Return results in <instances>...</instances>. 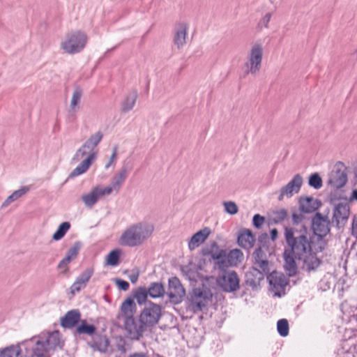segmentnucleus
Returning a JSON list of instances; mask_svg holds the SVG:
<instances>
[{"label":"nucleus","mask_w":357,"mask_h":357,"mask_svg":"<svg viewBox=\"0 0 357 357\" xmlns=\"http://www.w3.org/2000/svg\"><path fill=\"white\" fill-rule=\"evenodd\" d=\"M284 238L287 247L284 249V268L289 276L297 272L296 259H301L312 251V241L307 229L302 225L300 229L285 227Z\"/></svg>","instance_id":"1"},{"label":"nucleus","mask_w":357,"mask_h":357,"mask_svg":"<svg viewBox=\"0 0 357 357\" xmlns=\"http://www.w3.org/2000/svg\"><path fill=\"white\" fill-rule=\"evenodd\" d=\"M153 229V225L146 222L132 224L123 231L119 243L123 246L132 248L141 245L151 236Z\"/></svg>","instance_id":"2"},{"label":"nucleus","mask_w":357,"mask_h":357,"mask_svg":"<svg viewBox=\"0 0 357 357\" xmlns=\"http://www.w3.org/2000/svg\"><path fill=\"white\" fill-rule=\"evenodd\" d=\"M63 344L61 333L58 331H54L52 333H43L38 336L26 340L22 345L36 347V351H44L47 353L51 350L62 349Z\"/></svg>","instance_id":"3"},{"label":"nucleus","mask_w":357,"mask_h":357,"mask_svg":"<svg viewBox=\"0 0 357 357\" xmlns=\"http://www.w3.org/2000/svg\"><path fill=\"white\" fill-rule=\"evenodd\" d=\"M264 46L261 41L252 44L247 52L246 59L241 67L243 76H257L262 66Z\"/></svg>","instance_id":"4"},{"label":"nucleus","mask_w":357,"mask_h":357,"mask_svg":"<svg viewBox=\"0 0 357 357\" xmlns=\"http://www.w3.org/2000/svg\"><path fill=\"white\" fill-rule=\"evenodd\" d=\"M98 155L97 151L90 149L84 144L77 150L73 160L75 162H82L70 172V177L74 178L85 173L92 163L96 160Z\"/></svg>","instance_id":"5"},{"label":"nucleus","mask_w":357,"mask_h":357,"mask_svg":"<svg viewBox=\"0 0 357 357\" xmlns=\"http://www.w3.org/2000/svg\"><path fill=\"white\" fill-rule=\"evenodd\" d=\"M212 296L211 290L204 286L194 288L188 298L189 308L194 313L202 312L207 306Z\"/></svg>","instance_id":"6"},{"label":"nucleus","mask_w":357,"mask_h":357,"mask_svg":"<svg viewBox=\"0 0 357 357\" xmlns=\"http://www.w3.org/2000/svg\"><path fill=\"white\" fill-rule=\"evenodd\" d=\"M87 42L86 34L80 31L69 33L61 44V49L68 54H75L80 52Z\"/></svg>","instance_id":"7"},{"label":"nucleus","mask_w":357,"mask_h":357,"mask_svg":"<svg viewBox=\"0 0 357 357\" xmlns=\"http://www.w3.org/2000/svg\"><path fill=\"white\" fill-rule=\"evenodd\" d=\"M268 235L266 233L261 234L258 238L259 247L253 252L254 265L253 267L268 273V257L266 252H268V245L266 244V239Z\"/></svg>","instance_id":"8"},{"label":"nucleus","mask_w":357,"mask_h":357,"mask_svg":"<svg viewBox=\"0 0 357 357\" xmlns=\"http://www.w3.org/2000/svg\"><path fill=\"white\" fill-rule=\"evenodd\" d=\"M161 317V307L153 302L148 303L141 312L139 321L145 327H151L157 324Z\"/></svg>","instance_id":"9"},{"label":"nucleus","mask_w":357,"mask_h":357,"mask_svg":"<svg viewBox=\"0 0 357 357\" xmlns=\"http://www.w3.org/2000/svg\"><path fill=\"white\" fill-rule=\"evenodd\" d=\"M346 168L342 163L337 164L328 176V183L334 189L343 187L347 181Z\"/></svg>","instance_id":"10"},{"label":"nucleus","mask_w":357,"mask_h":357,"mask_svg":"<svg viewBox=\"0 0 357 357\" xmlns=\"http://www.w3.org/2000/svg\"><path fill=\"white\" fill-rule=\"evenodd\" d=\"M218 283L226 292H233L239 288V278L234 271L224 272L218 280Z\"/></svg>","instance_id":"11"},{"label":"nucleus","mask_w":357,"mask_h":357,"mask_svg":"<svg viewBox=\"0 0 357 357\" xmlns=\"http://www.w3.org/2000/svg\"><path fill=\"white\" fill-rule=\"evenodd\" d=\"M303 179L302 176L299 174H296L287 185L281 188L278 198V200L282 201L284 197L290 198L294 194L298 193L303 185Z\"/></svg>","instance_id":"12"},{"label":"nucleus","mask_w":357,"mask_h":357,"mask_svg":"<svg viewBox=\"0 0 357 357\" xmlns=\"http://www.w3.org/2000/svg\"><path fill=\"white\" fill-rule=\"evenodd\" d=\"M168 296L174 303H179L185 295V291L176 277L169 279Z\"/></svg>","instance_id":"13"},{"label":"nucleus","mask_w":357,"mask_h":357,"mask_svg":"<svg viewBox=\"0 0 357 357\" xmlns=\"http://www.w3.org/2000/svg\"><path fill=\"white\" fill-rule=\"evenodd\" d=\"M350 215V206L348 203H338L333 210V222L337 227H344Z\"/></svg>","instance_id":"14"},{"label":"nucleus","mask_w":357,"mask_h":357,"mask_svg":"<svg viewBox=\"0 0 357 357\" xmlns=\"http://www.w3.org/2000/svg\"><path fill=\"white\" fill-rule=\"evenodd\" d=\"M287 284L288 282L284 274L277 272L269 273V285L272 287L275 296L280 297L284 295Z\"/></svg>","instance_id":"15"},{"label":"nucleus","mask_w":357,"mask_h":357,"mask_svg":"<svg viewBox=\"0 0 357 357\" xmlns=\"http://www.w3.org/2000/svg\"><path fill=\"white\" fill-rule=\"evenodd\" d=\"M128 173L127 167H122V168L113 176L110 184L103 188L105 193H107V195H109L113 192L118 193L128 176Z\"/></svg>","instance_id":"16"},{"label":"nucleus","mask_w":357,"mask_h":357,"mask_svg":"<svg viewBox=\"0 0 357 357\" xmlns=\"http://www.w3.org/2000/svg\"><path fill=\"white\" fill-rule=\"evenodd\" d=\"M124 328L128 337L132 340H139L145 330V326L139 321L137 323L134 317L123 320Z\"/></svg>","instance_id":"17"},{"label":"nucleus","mask_w":357,"mask_h":357,"mask_svg":"<svg viewBox=\"0 0 357 357\" xmlns=\"http://www.w3.org/2000/svg\"><path fill=\"white\" fill-rule=\"evenodd\" d=\"M329 222L326 218L317 213L312 219V227L314 234L319 236H325L329 232Z\"/></svg>","instance_id":"18"},{"label":"nucleus","mask_w":357,"mask_h":357,"mask_svg":"<svg viewBox=\"0 0 357 357\" xmlns=\"http://www.w3.org/2000/svg\"><path fill=\"white\" fill-rule=\"evenodd\" d=\"M265 276L268 278V273L265 274L264 271L252 267L245 273V283L253 289L257 288Z\"/></svg>","instance_id":"19"},{"label":"nucleus","mask_w":357,"mask_h":357,"mask_svg":"<svg viewBox=\"0 0 357 357\" xmlns=\"http://www.w3.org/2000/svg\"><path fill=\"white\" fill-rule=\"evenodd\" d=\"M188 28V24L185 22H180L176 25L174 43L178 49L183 47L186 43Z\"/></svg>","instance_id":"20"},{"label":"nucleus","mask_w":357,"mask_h":357,"mask_svg":"<svg viewBox=\"0 0 357 357\" xmlns=\"http://www.w3.org/2000/svg\"><path fill=\"white\" fill-rule=\"evenodd\" d=\"M105 195L107 194L105 193L104 188L98 185L94 187L90 192L83 195L82 200L86 206L91 208L97 203L100 197Z\"/></svg>","instance_id":"21"},{"label":"nucleus","mask_w":357,"mask_h":357,"mask_svg":"<svg viewBox=\"0 0 357 357\" xmlns=\"http://www.w3.org/2000/svg\"><path fill=\"white\" fill-rule=\"evenodd\" d=\"M93 273L92 268H88L83 271L75 280V282L70 287V291L73 294L79 292L81 289H84Z\"/></svg>","instance_id":"22"},{"label":"nucleus","mask_w":357,"mask_h":357,"mask_svg":"<svg viewBox=\"0 0 357 357\" xmlns=\"http://www.w3.org/2000/svg\"><path fill=\"white\" fill-rule=\"evenodd\" d=\"M81 314L78 310H71L61 318L60 324L64 328H72L80 321Z\"/></svg>","instance_id":"23"},{"label":"nucleus","mask_w":357,"mask_h":357,"mask_svg":"<svg viewBox=\"0 0 357 357\" xmlns=\"http://www.w3.org/2000/svg\"><path fill=\"white\" fill-rule=\"evenodd\" d=\"M321 205V202L312 197H302L299 199V206L301 211L305 213L317 211Z\"/></svg>","instance_id":"24"},{"label":"nucleus","mask_w":357,"mask_h":357,"mask_svg":"<svg viewBox=\"0 0 357 357\" xmlns=\"http://www.w3.org/2000/svg\"><path fill=\"white\" fill-rule=\"evenodd\" d=\"M211 230L208 227H205L196 232L188 241V248L192 251L202 244L208 237Z\"/></svg>","instance_id":"25"},{"label":"nucleus","mask_w":357,"mask_h":357,"mask_svg":"<svg viewBox=\"0 0 357 357\" xmlns=\"http://www.w3.org/2000/svg\"><path fill=\"white\" fill-rule=\"evenodd\" d=\"M237 242L241 248L250 250L254 245L255 237L250 229H243L240 231Z\"/></svg>","instance_id":"26"},{"label":"nucleus","mask_w":357,"mask_h":357,"mask_svg":"<svg viewBox=\"0 0 357 357\" xmlns=\"http://www.w3.org/2000/svg\"><path fill=\"white\" fill-rule=\"evenodd\" d=\"M136 312V303L133 298H127L121 305V314L124 319L134 317Z\"/></svg>","instance_id":"27"},{"label":"nucleus","mask_w":357,"mask_h":357,"mask_svg":"<svg viewBox=\"0 0 357 357\" xmlns=\"http://www.w3.org/2000/svg\"><path fill=\"white\" fill-rule=\"evenodd\" d=\"M211 257L214 261L215 265L220 270L228 267L227 255L225 250L220 249L211 253Z\"/></svg>","instance_id":"28"},{"label":"nucleus","mask_w":357,"mask_h":357,"mask_svg":"<svg viewBox=\"0 0 357 357\" xmlns=\"http://www.w3.org/2000/svg\"><path fill=\"white\" fill-rule=\"evenodd\" d=\"M15 345H11L5 349L0 350V357H21L22 351L24 350L22 343Z\"/></svg>","instance_id":"29"},{"label":"nucleus","mask_w":357,"mask_h":357,"mask_svg":"<svg viewBox=\"0 0 357 357\" xmlns=\"http://www.w3.org/2000/svg\"><path fill=\"white\" fill-rule=\"evenodd\" d=\"M301 260L303 261V268L308 271L315 270L320 264L319 259L314 253H312V251L303 256Z\"/></svg>","instance_id":"30"},{"label":"nucleus","mask_w":357,"mask_h":357,"mask_svg":"<svg viewBox=\"0 0 357 357\" xmlns=\"http://www.w3.org/2000/svg\"><path fill=\"white\" fill-rule=\"evenodd\" d=\"M82 96V91L80 88H76L73 91L69 108V114L71 116H75L79 110Z\"/></svg>","instance_id":"31"},{"label":"nucleus","mask_w":357,"mask_h":357,"mask_svg":"<svg viewBox=\"0 0 357 357\" xmlns=\"http://www.w3.org/2000/svg\"><path fill=\"white\" fill-rule=\"evenodd\" d=\"M29 188L24 186L19 190H15L10 195H9L6 200L2 203L1 208H5L8 207L10 204L17 200L23 195H24L28 191Z\"/></svg>","instance_id":"32"},{"label":"nucleus","mask_w":357,"mask_h":357,"mask_svg":"<svg viewBox=\"0 0 357 357\" xmlns=\"http://www.w3.org/2000/svg\"><path fill=\"white\" fill-rule=\"evenodd\" d=\"M243 254L239 249L230 250L227 255L228 266H236L243 260Z\"/></svg>","instance_id":"33"},{"label":"nucleus","mask_w":357,"mask_h":357,"mask_svg":"<svg viewBox=\"0 0 357 357\" xmlns=\"http://www.w3.org/2000/svg\"><path fill=\"white\" fill-rule=\"evenodd\" d=\"M89 346L93 349L102 353H105L109 344V340L105 337H100L97 340H93L89 343Z\"/></svg>","instance_id":"34"},{"label":"nucleus","mask_w":357,"mask_h":357,"mask_svg":"<svg viewBox=\"0 0 357 357\" xmlns=\"http://www.w3.org/2000/svg\"><path fill=\"white\" fill-rule=\"evenodd\" d=\"M137 98V93L131 91L129 93L121 103V109L123 112L130 111L135 106Z\"/></svg>","instance_id":"35"},{"label":"nucleus","mask_w":357,"mask_h":357,"mask_svg":"<svg viewBox=\"0 0 357 357\" xmlns=\"http://www.w3.org/2000/svg\"><path fill=\"white\" fill-rule=\"evenodd\" d=\"M149 296L151 298H160L162 297L165 293V289L161 283L153 282L147 289Z\"/></svg>","instance_id":"36"},{"label":"nucleus","mask_w":357,"mask_h":357,"mask_svg":"<svg viewBox=\"0 0 357 357\" xmlns=\"http://www.w3.org/2000/svg\"><path fill=\"white\" fill-rule=\"evenodd\" d=\"M103 137V134L101 131H98L94 134L91 135L89 139L84 142V144L88 146L90 149L93 151H96L95 148L98 145V144L101 142Z\"/></svg>","instance_id":"37"},{"label":"nucleus","mask_w":357,"mask_h":357,"mask_svg":"<svg viewBox=\"0 0 357 357\" xmlns=\"http://www.w3.org/2000/svg\"><path fill=\"white\" fill-rule=\"evenodd\" d=\"M96 328L93 324H89L85 320H83L77 327L76 333L91 335L96 332Z\"/></svg>","instance_id":"38"},{"label":"nucleus","mask_w":357,"mask_h":357,"mask_svg":"<svg viewBox=\"0 0 357 357\" xmlns=\"http://www.w3.org/2000/svg\"><path fill=\"white\" fill-rule=\"evenodd\" d=\"M70 228V224L69 222H63L59 225L58 229L52 236V238L55 241L61 239L68 229Z\"/></svg>","instance_id":"39"},{"label":"nucleus","mask_w":357,"mask_h":357,"mask_svg":"<svg viewBox=\"0 0 357 357\" xmlns=\"http://www.w3.org/2000/svg\"><path fill=\"white\" fill-rule=\"evenodd\" d=\"M287 217V211L284 208L273 211L271 213L269 220H272L275 223H278L283 221Z\"/></svg>","instance_id":"40"},{"label":"nucleus","mask_w":357,"mask_h":357,"mask_svg":"<svg viewBox=\"0 0 357 357\" xmlns=\"http://www.w3.org/2000/svg\"><path fill=\"white\" fill-rule=\"evenodd\" d=\"M289 323L285 319H280L277 323V330L282 337H286L289 334Z\"/></svg>","instance_id":"41"},{"label":"nucleus","mask_w":357,"mask_h":357,"mask_svg":"<svg viewBox=\"0 0 357 357\" xmlns=\"http://www.w3.org/2000/svg\"><path fill=\"white\" fill-rule=\"evenodd\" d=\"M149 296L147 289L145 287H139L135 293V298H136L137 301L139 304L142 305L144 303L147 299Z\"/></svg>","instance_id":"42"},{"label":"nucleus","mask_w":357,"mask_h":357,"mask_svg":"<svg viewBox=\"0 0 357 357\" xmlns=\"http://www.w3.org/2000/svg\"><path fill=\"white\" fill-rule=\"evenodd\" d=\"M225 212L229 215H235L238 211V207L233 201H225L223 202Z\"/></svg>","instance_id":"43"},{"label":"nucleus","mask_w":357,"mask_h":357,"mask_svg":"<svg viewBox=\"0 0 357 357\" xmlns=\"http://www.w3.org/2000/svg\"><path fill=\"white\" fill-rule=\"evenodd\" d=\"M308 183L311 187L314 189H319L322 186V179L318 173H314L310 175Z\"/></svg>","instance_id":"44"},{"label":"nucleus","mask_w":357,"mask_h":357,"mask_svg":"<svg viewBox=\"0 0 357 357\" xmlns=\"http://www.w3.org/2000/svg\"><path fill=\"white\" fill-rule=\"evenodd\" d=\"M119 259V251L117 250H112L107 256V264L110 266H116Z\"/></svg>","instance_id":"45"},{"label":"nucleus","mask_w":357,"mask_h":357,"mask_svg":"<svg viewBox=\"0 0 357 357\" xmlns=\"http://www.w3.org/2000/svg\"><path fill=\"white\" fill-rule=\"evenodd\" d=\"M265 221L264 217L260 215L259 214H255L252 218V224L255 227L259 229L263 225Z\"/></svg>","instance_id":"46"},{"label":"nucleus","mask_w":357,"mask_h":357,"mask_svg":"<svg viewBox=\"0 0 357 357\" xmlns=\"http://www.w3.org/2000/svg\"><path fill=\"white\" fill-rule=\"evenodd\" d=\"M117 153H118V146H115L113 148L112 153L109 159L108 162L105 165V169H107L116 160L117 158Z\"/></svg>","instance_id":"47"},{"label":"nucleus","mask_w":357,"mask_h":357,"mask_svg":"<svg viewBox=\"0 0 357 357\" xmlns=\"http://www.w3.org/2000/svg\"><path fill=\"white\" fill-rule=\"evenodd\" d=\"M268 26V15H266L257 24L256 27L257 32H260L263 28Z\"/></svg>","instance_id":"48"},{"label":"nucleus","mask_w":357,"mask_h":357,"mask_svg":"<svg viewBox=\"0 0 357 357\" xmlns=\"http://www.w3.org/2000/svg\"><path fill=\"white\" fill-rule=\"evenodd\" d=\"M351 236L357 239V214L354 215L351 222Z\"/></svg>","instance_id":"49"},{"label":"nucleus","mask_w":357,"mask_h":357,"mask_svg":"<svg viewBox=\"0 0 357 357\" xmlns=\"http://www.w3.org/2000/svg\"><path fill=\"white\" fill-rule=\"evenodd\" d=\"M116 284L120 289L123 291L128 290L130 286L129 283L127 281L121 279H116Z\"/></svg>","instance_id":"50"},{"label":"nucleus","mask_w":357,"mask_h":357,"mask_svg":"<svg viewBox=\"0 0 357 357\" xmlns=\"http://www.w3.org/2000/svg\"><path fill=\"white\" fill-rule=\"evenodd\" d=\"M78 253V248L76 247L70 248L67 252L66 257H69L70 259H74Z\"/></svg>","instance_id":"51"},{"label":"nucleus","mask_w":357,"mask_h":357,"mask_svg":"<svg viewBox=\"0 0 357 357\" xmlns=\"http://www.w3.org/2000/svg\"><path fill=\"white\" fill-rule=\"evenodd\" d=\"M71 261V259H70L69 257H65L59 263L58 265L59 268H66L68 264Z\"/></svg>","instance_id":"52"},{"label":"nucleus","mask_w":357,"mask_h":357,"mask_svg":"<svg viewBox=\"0 0 357 357\" xmlns=\"http://www.w3.org/2000/svg\"><path fill=\"white\" fill-rule=\"evenodd\" d=\"M303 219V215L301 213H294L292 215V220L294 224L300 223Z\"/></svg>","instance_id":"53"},{"label":"nucleus","mask_w":357,"mask_h":357,"mask_svg":"<svg viewBox=\"0 0 357 357\" xmlns=\"http://www.w3.org/2000/svg\"><path fill=\"white\" fill-rule=\"evenodd\" d=\"M349 202H353L354 201L357 202V189H355L352 191L351 195L348 199Z\"/></svg>","instance_id":"54"},{"label":"nucleus","mask_w":357,"mask_h":357,"mask_svg":"<svg viewBox=\"0 0 357 357\" xmlns=\"http://www.w3.org/2000/svg\"><path fill=\"white\" fill-rule=\"evenodd\" d=\"M128 357H149L146 354L143 352H136L131 355H130Z\"/></svg>","instance_id":"55"},{"label":"nucleus","mask_w":357,"mask_h":357,"mask_svg":"<svg viewBox=\"0 0 357 357\" xmlns=\"http://www.w3.org/2000/svg\"><path fill=\"white\" fill-rule=\"evenodd\" d=\"M271 236L273 240H275L278 236V231L276 229H273L271 231Z\"/></svg>","instance_id":"56"},{"label":"nucleus","mask_w":357,"mask_h":357,"mask_svg":"<svg viewBox=\"0 0 357 357\" xmlns=\"http://www.w3.org/2000/svg\"><path fill=\"white\" fill-rule=\"evenodd\" d=\"M138 279V275H133L130 277V280L132 283H135Z\"/></svg>","instance_id":"57"},{"label":"nucleus","mask_w":357,"mask_h":357,"mask_svg":"<svg viewBox=\"0 0 357 357\" xmlns=\"http://www.w3.org/2000/svg\"><path fill=\"white\" fill-rule=\"evenodd\" d=\"M349 353H348V352H347V353H345V354H344V357H349Z\"/></svg>","instance_id":"58"}]
</instances>
